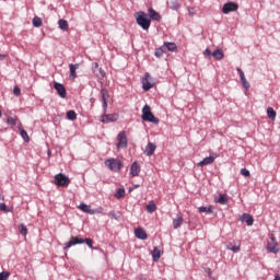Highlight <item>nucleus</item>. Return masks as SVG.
Returning <instances> with one entry per match:
<instances>
[{"mask_svg":"<svg viewBox=\"0 0 280 280\" xmlns=\"http://www.w3.org/2000/svg\"><path fill=\"white\" fill-rule=\"evenodd\" d=\"M106 167L112 172H121V167H124V163L117 159H108L105 161Z\"/></svg>","mask_w":280,"mask_h":280,"instance_id":"4","label":"nucleus"},{"mask_svg":"<svg viewBox=\"0 0 280 280\" xmlns=\"http://www.w3.org/2000/svg\"><path fill=\"white\" fill-rule=\"evenodd\" d=\"M0 117H2L1 110H0Z\"/></svg>","mask_w":280,"mask_h":280,"instance_id":"49","label":"nucleus"},{"mask_svg":"<svg viewBox=\"0 0 280 280\" xmlns=\"http://www.w3.org/2000/svg\"><path fill=\"white\" fill-rule=\"evenodd\" d=\"M140 280H145V278H141Z\"/></svg>","mask_w":280,"mask_h":280,"instance_id":"50","label":"nucleus"},{"mask_svg":"<svg viewBox=\"0 0 280 280\" xmlns=\"http://www.w3.org/2000/svg\"><path fill=\"white\" fill-rule=\"evenodd\" d=\"M135 235L138 237V240H148V233H145V230L141 228H137L135 230Z\"/></svg>","mask_w":280,"mask_h":280,"instance_id":"20","label":"nucleus"},{"mask_svg":"<svg viewBox=\"0 0 280 280\" xmlns=\"http://www.w3.org/2000/svg\"><path fill=\"white\" fill-rule=\"evenodd\" d=\"M214 201L219 205H226V202H229V198L226 195H219V198H215Z\"/></svg>","mask_w":280,"mask_h":280,"instance_id":"28","label":"nucleus"},{"mask_svg":"<svg viewBox=\"0 0 280 280\" xmlns=\"http://www.w3.org/2000/svg\"><path fill=\"white\" fill-rule=\"evenodd\" d=\"M142 119L143 121H150L151 124H159V118L152 114V108L150 105H144L142 108Z\"/></svg>","mask_w":280,"mask_h":280,"instance_id":"3","label":"nucleus"},{"mask_svg":"<svg viewBox=\"0 0 280 280\" xmlns=\"http://www.w3.org/2000/svg\"><path fill=\"white\" fill-rule=\"evenodd\" d=\"M154 78L150 75V73H145L142 79V89L143 91H150V89H154Z\"/></svg>","mask_w":280,"mask_h":280,"instance_id":"7","label":"nucleus"},{"mask_svg":"<svg viewBox=\"0 0 280 280\" xmlns=\"http://www.w3.org/2000/svg\"><path fill=\"white\" fill-rule=\"evenodd\" d=\"M80 211H83V213H89L90 215H95V210L91 208V206L82 202L79 206Z\"/></svg>","mask_w":280,"mask_h":280,"instance_id":"17","label":"nucleus"},{"mask_svg":"<svg viewBox=\"0 0 280 280\" xmlns=\"http://www.w3.org/2000/svg\"><path fill=\"white\" fill-rule=\"evenodd\" d=\"M156 151V144L149 142L145 147V151L144 154L147 156H152V154H154V152Z\"/></svg>","mask_w":280,"mask_h":280,"instance_id":"19","label":"nucleus"},{"mask_svg":"<svg viewBox=\"0 0 280 280\" xmlns=\"http://www.w3.org/2000/svg\"><path fill=\"white\" fill-rule=\"evenodd\" d=\"M7 124H9V126H11L12 128H13V126H18V128H19V124H21V122L19 121V117L10 116L7 118Z\"/></svg>","mask_w":280,"mask_h":280,"instance_id":"22","label":"nucleus"},{"mask_svg":"<svg viewBox=\"0 0 280 280\" xmlns=\"http://www.w3.org/2000/svg\"><path fill=\"white\" fill-rule=\"evenodd\" d=\"M102 124H108V121H117V115L115 114H107L104 113V115L101 116Z\"/></svg>","mask_w":280,"mask_h":280,"instance_id":"14","label":"nucleus"},{"mask_svg":"<svg viewBox=\"0 0 280 280\" xmlns=\"http://www.w3.org/2000/svg\"><path fill=\"white\" fill-rule=\"evenodd\" d=\"M109 215H112V218H115V220H119V218H117V214L115 213V211H110Z\"/></svg>","mask_w":280,"mask_h":280,"instance_id":"45","label":"nucleus"},{"mask_svg":"<svg viewBox=\"0 0 280 280\" xmlns=\"http://www.w3.org/2000/svg\"><path fill=\"white\" fill-rule=\"evenodd\" d=\"M218 159L217 153H211L210 156L205 158L201 162L197 164V167H205V165H211Z\"/></svg>","mask_w":280,"mask_h":280,"instance_id":"10","label":"nucleus"},{"mask_svg":"<svg viewBox=\"0 0 280 280\" xmlns=\"http://www.w3.org/2000/svg\"><path fill=\"white\" fill-rule=\"evenodd\" d=\"M21 124H19V130H20V135L22 137V139H24V141H30V136L27 135V131H25V129L21 128Z\"/></svg>","mask_w":280,"mask_h":280,"instance_id":"30","label":"nucleus"},{"mask_svg":"<svg viewBox=\"0 0 280 280\" xmlns=\"http://www.w3.org/2000/svg\"><path fill=\"white\" fill-rule=\"evenodd\" d=\"M191 10H194V9H188L189 14H191Z\"/></svg>","mask_w":280,"mask_h":280,"instance_id":"47","label":"nucleus"},{"mask_svg":"<svg viewBox=\"0 0 280 280\" xmlns=\"http://www.w3.org/2000/svg\"><path fill=\"white\" fill-rule=\"evenodd\" d=\"M69 69H70V80H75V78H78V74L75 73V71H78V69H80V63H70L69 65Z\"/></svg>","mask_w":280,"mask_h":280,"instance_id":"15","label":"nucleus"},{"mask_svg":"<svg viewBox=\"0 0 280 280\" xmlns=\"http://www.w3.org/2000/svg\"><path fill=\"white\" fill-rule=\"evenodd\" d=\"M147 211L148 213H154V211H156V203H154V201H150L147 206Z\"/></svg>","mask_w":280,"mask_h":280,"instance_id":"31","label":"nucleus"},{"mask_svg":"<svg viewBox=\"0 0 280 280\" xmlns=\"http://www.w3.org/2000/svg\"><path fill=\"white\" fill-rule=\"evenodd\" d=\"M203 56H213V52H211V49L207 48V49L203 51Z\"/></svg>","mask_w":280,"mask_h":280,"instance_id":"43","label":"nucleus"},{"mask_svg":"<svg viewBox=\"0 0 280 280\" xmlns=\"http://www.w3.org/2000/svg\"><path fill=\"white\" fill-rule=\"evenodd\" d=\"M135 187L137 188V187H139V185H136Z\"/></svg>","mask_w":280,"mask_h":280,"instance_id":"51","label":"nucleus"},{"mask_svg":"<svg viewBox=\"0 0 280 280\" xmlns=\"http://www.w3.org/2000/svg\"><path fill=\"white\" fill-rule=\"evenodd\" d=\"M199 213H213L212 207H199L198 208Z\"/></svg>","mask_w":280,"mask_h":280,"instance_id":"32","label":"nucleus"},{"mask_svg":"<svg viewBox=\"0 0 280 280\" xmlns=\"http://www.w3.org/2000/svg\"><path fill=\"white\" fill-rule=\"evenodd\" d=\"M135 19L137 21V24L140 25L142 30H150V25L152 23V20H150V15H148L143 11H139L135 14Z\"/></svg>","mask_w":280,"mask_h":280,"instance_id":"1","label":"nucleus"},{"mask_svg":"<svg viewBox=\"0 0 280 280\" xmlns=\"http://www.w3.org/2000/svg\"><path fill=\"white\" fill-rule=\"evenodd\" d=\"M241 222H246L247 226H253L255 219H253V215L248 213H243L240 218Z\"/></svg>","mask_w":280,"mask_h":280,"instance_id":"16","label":"nucleus"},{"mask_svg":"<svg viewBox=\"0 0 280 280\" xmlns=\"http://www.w3.org/2000/svg\"><path fill=\"white\" fill-rule=\"evenodd\" d=\"M19 231H20V233H21V235H27V226H25V224H21L20 226H19Z\"/></svg>","mask_w":280,"mask_h":280,"instance_id":"38","label":"nucleus"},{"mask_svg":"<svg viewBox=\"0 0 280 280\" xmlns=\"http://www.w3.org/2000/svg\"><path fill=\"white\" fill-rule=\"evenodd\" d=\"M101 97L103 102V113H106V110L108 109V100L110 98V95L108 94V90L102 89Z\"/></svg>","mask_w":280,"mask_h":280,"instance_id":"9","label":"nucleus"},{"mask_svg":"<svg viewBox=\"0 0 280 280\" xmlns=\"http://www.w3.org/2000/svg\"><path fill=\"white\" fill-rule=\"evenodd\" d=\"M43 25V20L38 16H35L33 19V26L34 27H40Z\"/></svg>","mask_w":280,"mask_h":280,"instance_id":"35","label":"nucleus"},{"mask_svg":"<svg viewBox=\"0 0 280 280\" xmlns=\"http://www.w3.org/2000/svg\"><path fill=\"white\" fill-rule=\"evenodd\" d=\"M267 117L269 119H271L272 121H275V119H277V112H275V109L272 107H268L267 108Z\"/></svg>","mask_w":280,"mask_h":280,"instance_id":"25","label":"nucleus"},{"mask_svg":"<svg viewBox=\"0 0 280 280\" xmlns=\"http://www.w3.org/2000/svg\"><path fill=\"white\" fill-rule=\"evenodd\" d=\"M54 89L55 91H57L59 96H61L62 98L67 97V89L65 88V85H62V83L56 82L54 84Z\"/></svg>","mask_w":280,"mask_h":280,"instance_id":"12","label":"nucleus"},{"mask_svg":"<svg viewBox=\"0 0 280 280\" xmlns=\"http://www.w3.org/2000/svg\"><path fill=\"white\" fill-rule=\"evenodd\" d=\"M124 196H126V189L124 188H119L116 194H115V198L119 199V198H124Z\"/></svg>","mask_w":280,"mask_h":280,"instance_id":"37","label":"nucleus"},{"mask_svg":"<svg viewBox=\"0 0 280 280\" xmlns=\"http://www.w3.org/2000/svg\"><path fill=\"white\" fill-rule=\"evenodd\" d=\"M58 25L63 32L69 31V22H67V20H59Z\"/></svg>","mask_w":280,"mask_h":280,"instance_id":"26","label":"nucleus"},{"mask_svg":"<svg viewBox=\"0 0 280 280\" xmlns=\"http://www.w3.org/2000/svg\"><path fill=\"white\" fill-rule=\"evenodd\" d=\"M140 173H141V166L139 165V163L133 162L130 166L131 176H139Z\"/></svg>","mask_w":280,"mask_h":280,"instance_id":"18","label":"nucleus"},{"mask_svg":"<svg viewBox=\"0 0 280 280\" xmlns=\"http://www.w3.org/2000/svg\"><path fill=\"white\" fill-rule=\"evenodd\" d=\"M241 174H242V176H245L247 178L250 177V171L247 168H242Z\"/></svg>","mask_w":280,"mask_h":280,"instance_id":"40","label":"nucleus"},{"mask_svg":"<svg viewBox=\"0 0 280 280\" xmlns=\"http://www.w3.org/2000/svg\"><path fill=\"white\" fill-rule=\"evenodd\" d=\"M212 57L214 60H222V58H224V52L221 49H217L212 52Z\"/></svg>","mask_w":280,"mask_h":280,"instance_id":"27","label":"nucleus"},{"mask_svg":"<svg viewBox=\"0 0 280 280\" xmlns=\"http://www.w3.org/2000/svg\"><path fill=\"white\" fill-rule=\"evenodd\" d=\"M165 52H166L165 47L162 45L160 48L155 50V56L156 58H161V56H163V54Z\"/></svg>","mask_w":280,"mask_h":280,"instance_id":"36","label":"nucleus"},{"mask_svg":"<svg viewBox=\"0 0 280 280\" xmlns=\"http://www.w3.org/2000/svg\"><path fill=\"white\" fill-rule=\"evenodd\" d=\"M95 67H96V69H97V67H100V63H95Z\"/></svg>","mask_w":280,"mask_h":280,"instance_id":"48","label":"nucleus"},{"mask_svg":"<svg viewBox=\"0 0 280 280\" xmlns=\"http://www.w3.org/2000/svg\"><path fill=\"white\" fill-rule=\"evenodd\" d=\"M13 93H14V95H15L16 97H19V95H21V88L14 86Z\"/></svg>","mask_w":280,"mask_h":280,"instance_id":"42","label":"nucleus"},{"mask_svg":"<svg viewBox=\"0 0 280 280\" xmlns=\"http://www.w3.org/2000/svg\"><path fill=\"white\" fill-rule=\"evenodd\" d=\"M117 150H126V148H128V135L126 133V131H120L117 135Z\"/></svg>","mask_w":280,"mask_h":280,"instance_id":"5","label":"nucleus"},{"mask_svg":"<svg viewBox=\"0 0 280 280\" xmlns=\"http://www.w3.org/2000/svg\"><path fill=\"white\" fill-rule=\"evenodd\" d=\"M55 185H57V187H69V185H71V179H69L67 175L59 173L55 175Z\"/></svg>","mask_w":280,"mask_h":280,"instance_id":"6","label":"nucleus"},{"mask_svg":"<svg viewBox=\"0 0 280 280\" xmlns=\"http://www.w3.org/2000/svg\"><path fill=\"white\" fill-rule=\"evenodd\" d=\"M226 248H228V250H232V253H240L241 245L240 244L238 245H231V244H229L226 246Z\"/></svg>","mask_w":280,"mask_h":280,"instance_id":"34","label":"nucleus"},{"mask_svg":"<svg viewBox=\"0 0 280 280\" xmlns=\"http://www.w3.org/2000/svg\"><path fill=\"white\" fill-rule=\"evenodd\" d=\"M98 73L101 78H106V72L102 68L98 69Z\"/></svg>","mask_w":280,"mask_h":280,"instance_id":"44","label":"nucleus"},{"mask_svg":"<svg viewBox=\"0 0 280 280\" xmlns=\"http://www.w3.org/2000/svg\"><path fill=\"white\" fill-rule=\"evenodd\" d=\"M0 211H3V213H10V209H8L5 203H0Z\"/></svg>","mask_w":280,"mask_h":280,"instance_id":"41","label":"nucleus"},{"mask_svg":"<svg viewBox=\"0 0 280 280\" xmlns=\"http://www.w3.org/2000/svg\"><path fill=\"white\" fill-rule=\"evenodd\" d=\"M86 243V245L90 247V248H93V240L91 238H80L78 236H72L70 238V241L68 243L65 244V249H69L71 248V246H75L77 244H84Z\"/></svg>","mask_w":280,"mask_h":280,"instance_id":"2","label":"nucleus"},{"mask_svg":"<svg viewBox=\"0 0 280 280\" xmlns=\"http://www.w3.org/2000/svg\"><path fill=\"white\" fill-rule=\"evenodd\" d=\"M267 250L268 253H273L275 255L279 253V243H277V238H275V236L270 237V242L267 244Z\"/></svg>","mask_w":280,"mask_h":280,"instance_id":"8","label":"nucleus"},{"mask_svg":"<svg viewBox=\"0 0 280 280\" xmlns=\"http://www.w3.org/2000/svg\"><path fill=\"white\" fill-rule=\"evenodd\" d=\"M240 5L235 2H228L223 5L222 12L223 14H229L230 12H236Z\"/></svg>","mask_w":280,"mask_h":280,"instance_id":"11","label":"nucleus"},{"mask_svg":"<svg viewBox=\"0 0 280 280\" xmlns=\"http://www.w3.org/2000/svg\"><path fill=\"white\" fill-rule=\"evenodd\" d=\"M7 57H8V55H1L0 54V60H5Z\"/></svg>","mask_w":280,"mask_h":280,"instance_id":"46","label":"nucleus"},{"mask_svg":"<svg viewBox=\"0 0 280 280\" xmlns=\"http://www.w3.org/2000/svg\"><path fill=\"white\" fill-rule=\"evenodd\" d=\"M163 47L165 51H176V49H178V46H176V43H172V42H165L163 44Z\"/></svg>","mask_w":280,"mask_h":280,"instance_id":"21","label":"nucleus"},{"mask_svg":"<svg viewBox=\"0 0 280 280\" xmlns=\"http://www.w3.org/2000/svg\"><path fill=\"white\" fill-rule=\"evenodd\" d=\"M152 257L154 261H159V259H161V250L155 247L152 252Z\"/></svg>","mask_w":280,"mask_h":280,"instance_id":"33","label":"nucleus"},{"mask_svg":"<svg viewBox=\"0 0 280 280\" xmlns=\"http://www.w3.org/2000/svg\"><path fill=\"white\" fill-rule=\"evenodd\" d=\"M67 119H69L70 121H75L78 119V114H75V110H68Z\"/></svg>","mask_w":280,"mask_h":280,"instance_id":"29","label":"nucleus"},{"mask_svg":"<svg viewBox=\"0 0 280 280\" xmlns=\"http://www.w3.org/2000/svg\"><path fill=\"white\" fill-rule=\"evenodd\" d=\"M149 19H152L153 21H161V14H159L154 9H149Z\"/></svg>","mask_w":280,"mask_h":280,"instance_id":"23","label":"nucleus"},{"mask_svg":"<svg viewBox=\"0 0 280 280\" xmlns=\"http://www.w3.org/2000/svg\"><path fill=\"white\" fill-rule=\"evenodd\" d=\"M236 71L241 78V82H242L244 89H246V91H248V89H250V83H248V81L246 80V75L244 74V71L242 70V68H237Z\"/></svg>","mask_w":280,"mask_h":280,"instance_id":"13","label":"nucleus"},{"mask_svg":"<svg viewBox=\"0 0 280 280\" xmlns=\"http://www.w3.org/2000/svg\"><path fill=\"white\" fill-rule=\"evenodd\" d=\"M8 279H10V272L8 271L0 272V280H8Z\"/></svg>","mask_w":280,"mask_h":280,"instance_id":"39","label":"nucleus"},{"mask_svg":"<svg viewBox=\"0 0 280 280\" xmlns=\"http://www.w3.org/2000/svg\"><path fill=\"white\" fill-rule=\"evenodd\" d=\"M183 222H184L183 217L180 214L177 215V218L173 220V228L180 229V226H183Z\"/></svg>","mask_w":280,"mask_h":280,"instance_id":"24","label":"nucleus"}]
</instances>
